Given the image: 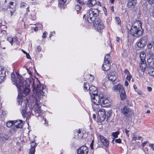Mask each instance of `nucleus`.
I'll list each match as a JSON object with an SVG mask.
<instances>
[{
	"label": "nucleus",
	"instance_id": "obj_1",
	"mask_svg": "<svg viewBox=\"0 0 154 154\" xmlns=\"http://www.w3.org/2000/svg\"><path fill=\"white\" fill-rule=\"evenodd\" d=\"M29 82L33 88L32 96L34 97L36 101L34 108V111L35 113V115L36 116L39 117L42 112L41 100L43 97L45 96L47 91L45 86L42 85H41L38 81H29Z\"/></svg>",
	"mask_w": 154,
	"mask_h": 154
},
{
	"label": "nucleus",
	"instance_id": "obj_2",
	"mask_svg": "<svg viewBox=\"0 0 154 154\" xmlns=\"http://www.w3.org/2000/svg\"><path fill=\"white\" fill-rule=\"evenodd\" d=\"M17 77L15 74H11V80L14 82V84L17 87L18 90L23 92L25 95H27L30 91V85L27 84V82L24 80L20 75L16 72Z\"/></svg>",
	"mask_w": 154,
	"mask_h": 154
},
{
	"label": "nucleus",
	"instance_id": "obj_3",
	"mask_svg": "<svg viewBox=\"0 0 154 154\" xmlns=\"http://www.w3.org/2000/svg\"><path fill=\"white\" fill-rule=\"evenodd\" d=\"M142 26V23L140 21L136 20L135 21L131 28L130 34L133 36L137 37L141 35L143 32Z\"/></svg>",
	"mask_w": 154,
	"mask_h": 154
},
{
	"label": "nucleus",
	"instance_id": "obj_4",
	"mask_svg": "<svg viewBox=\"0 0 154 154\" xmlns=\"http://www.w3.org/2000/svg\"><path fill=\"white\" fill-rule=\"evenodd\" d=\"M17 101L19 105H21V113L24 118L26 119L30 118L32 115V109L29 107V111H28V109L26 106V104L25 101L23 102V97L21 94H19L17 97Z\"/></svg>",
	"mask_w": 154,
	"mask_h": 154
},
{
	"label": "nucleus",
	"instance_id": "obj_5",
	"mask_svg": "<svg viewBox=\"0 0 154 154\" xmlns=\"http://www.w3.org/2000/svg\"><path fill=\"white\" fill-rule=\"evenodd\" d=\"M96 98L98 99V102L96 103L97 104H100V106L105 107L109 106L111 104V102L106 98H105L103 94H100L98 96H96Z\"/></svg>",
	"mask_w": 154,
	"mask_h": 154
},
{
	"label": "nucleus",
	"instance_id": "obj_6",
	"mask_svg": "<svg viewBox=\"0 0 154 154\" xmlns=\"http://www.w3.org/2000/svg\"><path fill=\"white\" fill-rule=\"evenodd\" d=\"M99 14V11L97 9H91L87 14V16H88V21L90 23H92L97 18V16Z\"/></svg>",
	"mask_w": 154,
	"mask_h": 154
},
{
	"label": "nucleus",
	"instance_id": "obj_7",
	"mask_svg": "<svg viewBox=\"0 0 154 154\" xmlns=\"http://www.w3.org/2000/svg\"><path fill=\"white\" fill-rule=\"evenodd\" d=\"M106 111L104 109H100L98 112V119L100 122L104 121L107 116L109 117L111 115V112L110 111L107 112L106 114Z\"/></svg>",
	"mask_w": 154,
	"mask_h": 154
},
{
	"label": "nucleus",
	"instance_id": "obj_8",
	"mask_svg": "<svg viewBox=\"0 0 154 154\" xmlns=\"http://www.w3.org/2000/svg\"><path fill=\"white\" fill-rule=\"evenodd\" d=\"M89 89L91 99L96 98V96H98L96 88L94 86H91Z\"/></svg>",
	"mask_w": 154,
	"mask_h": 154
},
{
	"label": "nucleus",
	"instance_id": "obj_9",
	"mask_svg": "<svg viewBox=\"0 0 154 154\" xmlns=\"http://www.w3.org/2000/svg\"><path fill=\"white\" fill-rule=\"evenodd\" d=\"M147 38L146 36L142 37L137 42V46L140 48H142L145 46L147 44Z\"/></svg>",
	"mask_w": 154,
	"mask_h": 154
},
{
	"label": "nucleus",
	"instance_id": "obj_10",
	"mask_svg": "<svg viewBox=\"0 0 154 154\" xmlns=\"http://www.w3.org/2000/svg\"><path fill=\"white\" fill-rule=\"evenodd\" d=\"M132 110L127 106H125L121 109V112L126 116H128L131 115Z\"/></svg>",
	"mask_w": 154,
	"mask_h": 154
},
{
	"label": "nucleus",
	"instance_id": "obj_11",
	"mask_svg": "<svg viewBox=\"0 0 154 154\" xmlns=\"http://www.w3.org/2000/svg\"><path fill=\"white\" fill-rule=\"evenodd\" d=\"M117 76L115 75L113 72L111 73L109 75L108 77L109 81H110L113 84H114L116 83V79Z\"/></svg>",
	"mask_w": 154,
	"mask_h": 154
},
{
	"label": "nucleus",
	"instance_id": "obj_12",
	"mask_svg": "<svg viewBox=\"0 0 154 154\" xmlns=\"http://www.w3.org/2000/svg\"><path fill=\"white\" fill-rule=\"evenodd\" d=\"M88 148L85 146H81L77 150L78 154H88Z\"/></svg>",
	"mask_w": 154,
	"mask_h": 154
},
{
	"label": "nucleus",
	"instance_id": "obj_13",
	"mask_svg": "<svg viewBox=\"0 0 154 154\" xmlns=\"http://www.w3.org/2000/svg\"><path fill=\"white\" fill-rule=\"evenodd\" d=\"M5 73V70L1 67H0V82H3L6 79Z\"/></svg>",
	"mask_w": 154,
	"mask_h": 154
},
{
	"label": "nucleus",
	"instance_id": "obj_14",
	"mask_svg": "<svg viewBox=\"0 0 154 154\" xmlns=\"http://www.w3.org/2000/svg\"><path fill=\"white\" fill-rule=\"evenodd\" d=\"M137 2V0H128L127 6L129 8H134Z\"/></svg>",
	"mask_w": 154,
	"mask_h": 154
},
{
	"label": "nucleus",
	"instance_id": "obj_15",
	"mask_svg": "<svg viewBox=\"0 0 154 154\" xmlns=\"http://www.w3.org/2000/svg\"><path fill=\"white\" fill-rule=\"evenodd\" d=\"M100 137L103 144L106 147H108L109 145V142L107 139L102 135H100Z\"/></svg>",
	"mask_w": 154,
	"mask_h": 154
},
{
	"label": "nucleus",
	"instance_id": "obj_16",
	"mask_svg": "<svg viewBox=\"0 0 154 154\" xmlns=\"http://www.w3.org/2000/svg\"><path fill=\"white\" fill-rule=\"evenodd\" d=\"M124 89L123 85L120 84H118L114 86L113 90L115 91H119V92L122 91Z\"/></svg>",
	"mask_w": 154,
	"mask_h": 154
},
{
	"label": "nucleus",
	"instance_id": "obj_17",
	"mask_svg": "<svg viewBox=\"0 0 154 154\" xmlns=\"http://www.w3.org/2000/svg\"><path fill=\"white\" fill-rule=\"evenodd\" d=\"M14 125L17 128H21L23 127V123L22 120L14 121Z\"/></svg>",
	"mask_w": 154,
	"mask_h": 154
},
{
	"label": "nucleus",
	"instance_id": "obj_18",
	"mask_svg": "<svg viewBox=\"0 0 154 154\" xmlns=\"http://www.w3.org/2000/svg\"><path fill=\"white\" fill-rule=\"evenodd\" d=\"M110 63H111L104 61L103 64L102 65L103 70L104 71L108 70L110 69Z\"/></svg>",
	"mask_w": 154,
	"mask_h": 154
},
{
	"label": "nucleus",
	"instance_id": "obj_19",
	"mask_svg": "<svg viewBox=\"0 0 154 154\" xmlns=\"http://www.w3.org/2000/svg\"><path fill=\"white\" fill-rule=\"evenodd\" d=\"M92 103H93V105H92V106L93 109H94L95 110H96L97 109L98 110L99 108V105L100 104H97L96 103L98 102V99L95 98L92 99Z\"/></svg>",
	"mask_w": 154,
	"mask_h": 154
},
{
	"label": "nucleus",
	"instance_id": "obj_20",
	"mask_svg": "<svg viewBox=\"0 0 154 154\" xmlns=\"http://www.w3.org/2000/svg\"><path fill=\"white\" fill-rule=\"evenodd\" d=\"M96 4L97 1L96 0H88L87 2V5L90 7L95 5Z\"/></svg>",
	"mask_w": 154,
	"mask_h": 154
},
{
	"label": "nucleus",
	"instance_id": "obj_21",
	"mask_svg": "<svg viewBox=\"0 0 154 154\" xmlns=\"http://www.w3.org/2000/svg\"><path fill=\"white\" fill-rule=\"evenodd\" d=\"M148 73L151 76H154V68L149 66L147 68Z\"/></svg>",
	"mask_w": 154,
	"mask_h": 154
},
{
	"label": "nucleus",
	"instance_id": "obj_22",
	"mask_svg": "<svg viewBox=\"0 0 154 154\" xmlns=\"http://www.w3.org/2000/svg\"><path fill=\"white\" fill-rule=\"evenodd\" d=\"M140 66L141 70L144 72L147 67V64L145 62L141 61Z\"/></svg>",
	"mask_w": 154,
	"mask_h": 154
},
{
	"label": "nucleus",
	"instance_id": "obj_23",
	"mask_svg": "<svg viewBox=\"0 0 154 154\" xmlns=\"http://www.w3.org/2000/svg\"><path fill=\"white\" fill-rule=\"evenodd\" d=\"M101 19L99 17H97V18L95 19V20L93 21V22L92 23H93V24L95 27L97 26V25H99L100 23H102Z\"/></svg>",
	"mask_w": 154,
	"mask_h": 154
},
{
	"label": "nucleus",
	"instance_id": "obj_24",
	"mask_svg": "<svg viewBox=\"0 0 154 154\" xmlns=\"http://www.w3.org/2000/svg\"><path fill=\"white\" fill-rule=\"evenodd\" d=\"M120 96L122 100H124L126 97V95L124 89L121 91L120 93Z\"/></svg>",
	"mask_w": 154,
	"mask_h": 154
},
{
	"label": "nucleus",
	"instance_id": "obj_25",
	"mask_svg": "<svg viewBox=\"0 0 154 154\" xmlns=\"http://www.w3.org/2000/svg\"><path fill=\"white\" fill-rule=\"evenodd\" d=\"M146 56V55L144 52H141L140 56V57L141 59V61L145 62V59Z\"/></svg>",
	"mask_w": 154,
	"mask_h": 154
},
{
	"label": "nucleus",
	"instance_id": "obj_26",
	"mask_svg": "<svg viewBox=\"0 0 154 154\" xmlns=\"http://www.w3.org/2000/svg\"><path fill=\"white\" fill-rule=\"evenodd\" d=\"M108 63H111V57L108 54H106L104 57V61Z\"/></svg>",
	"mask_w": 154,
	"mask_h": 154
},
{
	"label": "nucleus",
	"instance_id": "obj_27",
	"mask_svg": "<svg viewBox=\"0 0 154 154\" xmlns=\"http://www.w3.org/2000/svg\"><path fill=\"white\" fill-rule=\"evenodd\" d=\"M98 30H101L103 29L104 28V26L103 23H100L99 25L95 27Z\"/></svg>",
	"mask_w": 154,
	"mask_h": 154
},
{
	"label": "nucleus",
	"instance_id": "obj_28",
	"mask_svg": "<svg viewBox=\"0 0 154 154\" xmlns=\"http://www.w3.org/2000/svg\"><path fill=\"white\" fill-rule=\"evenodd\" d=\"M77 133L78 137L79 139L82 138L83 137V133L81 131V130L79 129L76 132Z\"/></svg>",
	"mask_w": 154,
	"mask_h": 154
},
{
	"label": "nucleus",
	"instance_id": "obj_29",
	"mask_svg": "<svg viewBox=\"0 0 154 154\" xmlns=\"http://www.w3.org/2000/svg\"><path fill=\"white\" fill-rule=\"evenodd\" d=\"M89 83L87 82H85L84 84V90L85 91H88L89 89Z\"/></svg>",
	"mask_w": 154,
	"mask_h": 154
},
{
	"label": "nucleus",
	"instance_id": "obj_30",
	"mask_svg": "<svg viewBox=\"0 0 154 154\" xmlns=\"http://www.w3.org/2000/svg\"><path fill=\"white\" fill-rule=\"evenodd\" d=\"M7 127H10L13 125H14V121H10L7 122L6 124Z\"/></svg>",
	"mask_w": 154,
	"mask_h": 154
},
{
	"label": "nucleus",
	"instance_id": "obj_31",
	"mask_svg": "<svg viewBox=\"0 0 154 154\" xmlns=\"http://www.w3.org/2000/svg\"><path fill=\"white\" fill-rule=\"evenodd\" d=\"M66 0H59V5L60 8H62L63 5L66 2Z\"/></svg>",
	"mask_w": 154,
	"mask_h": 154
},
{
	"label": "nucleus",
	"instance_id": "obj_32",
	"mask_svg": "<svg viewBox=\"0 0 154 154\" xmlns=\"http://www.w3.org/2000/svg\"><path fill=\"white\" fill-rule=\"evenodd\" d=\"M35 146H31V149L29 154H34L35 151Z\"/></svg>",
	"mask_w": 154,
	"mask_h": 154
},
{
	"label": "nucleus",
	"instance_id": "obj_33",
	"mask_svg": "<svg viewBox=\"0 0 154 154\" xmlns=\"http://www.w3.org/2000/svg\"><path fill=\"white\" fill-rule=\"evenodd\" d=\"M9 138V137L7 135H5L1 137V139L4 142L6 141Z\"/></svg>",
	"mask_w": 154,
	"mask_h": 154
},
{
	"label": "nucleus",
	"instance_id": "obj_34",
	"mask_svg": "<svg viewBox=\"0 0 154 154\" xmlns=\"http://www.w3.org/2000/svg\"><path fill=\"white\" fill-rule=\"evenodd\" d=\"M116 22V23L120 25L121 24V20L120 18L118 17H116L115 18Z\"/></svg>",
	"mask_w": 154,
	"mask_h": 154
},
{
	"label": "nucleus",
	"instance_id": "obj_35",
	"mask_svg": "<svg viewBox=\"0 0 154 154\" xmlns=\"http://www.w3.org/2000/svg\"><path fill=\"white\" fill-rule=\"evenodd\" d=\"M119 134V133L118 132H113L112 133V135L114 137L116 138L118 137V135Z\"/></svg>",
	"mask_w": 154,
	"mask_h": 154
},
{
	"label": "nucleus",
	"instance_id": "obj_36",
	"mask_svg": "<svg viewBox=\"0 0 154 154\" xmlns=\"http://www.w3.org/2000/svg\"><path fill=\"white\" fill-rule=\"evenodd\" d=\"M7 40L8 42H9L11 43V45H13V38L11 37H9L8 38Z\"/></svg>",
	"mask_w": 154,
	"mask_h": 154
},
{
	"label": "nucleus",
	"instance_id": "obj_37",
	"mask_svg": "<svg viewBox=\"0 0 154 154\" xmlns=\"http://www.w3.org/2000/svg\"><path fill=\"white\" fill-rule=\"evenodd\" d=\"M152 45L151 43H149L147 45V48L148 49H150L152 48Z\"/></svg>",
	"mask_w": 154,
	"mask_h": 154
},
{
	"label": "nucleus",
	"instance_id": "obj_38",
	"mask_svg": "<svg viewBox=\"0 0 154 154\" xmlns=\"http://www.w3.org/2000/svg\"><path fill=\"white\" fill-rule=\"evenodd\" d=\"M132 141H135L137 139V137H136L134 134H132Z\"/></svg>",
	"mask_w": 154,
	"mask_h": 154
},
{
	"label": "nucleus",
	"instance_id": "obj_39",
	"mask_svg": "<svg viewBox=\"0 0 154 154\" xmlns=\"http://www.w3.org/2000/svg\"><path fill=\"white\" fill-rule=\"evenodd\" d=\"M26 4L24 2H21L20 5V6L21 8H25Z\"/></svg>",
	"mask_w": 154,
	"mask_h": 154
},
{
	"label": "nucleus",
	"instance_id": "obj_40",
	"mask_svg": "<svg viewBox=\"0 0 154 154\" xmlns=\"http://www.w3.org/2000/svg\"><path fill=\"white\" fill-rule=\"evenodd\" d=\"M125 73L127 75H130V74L129 72V71H128V70L127 69H125V70L124 71Z\"/></svg>",
	"mask_w": 154,
	"mask_h": 154
},
{
	"label": "nucleus",
	"instance_id": "obj_41",
	"mask_svg": "<svg viewBox=\"0 0 154 154\" xmlns=\"http://www.w3.org/2000/svg\"><path fill=\"white\" fill-rule=\"evenodd\" d=\"M94 142V140H92V142L90 144V146L92 149H94L93 146Z\"/></svg>",
	"mask_w": 154,
	"mask_h": 154
},
{
	"label": "nucleus",
	"instance_id": "obj_42",
	"mask_svg": "<svg viewBox=\"0 0 154 154\" xmlns=\"http://www.w3.org/2000/svg\"><path fill=\"white\" fill-rule=\"evenodd\" d=\"M115 142L117 143H121L122 142L121 140L120 139H116L115 140Z\"/></svg>",
	"mask_w": 154,
	"mask_h": 154
},
{
	"label": "nucleus",
	"instance_id": "obj_43",
	"mask_svg": "<svg viewBox=\"0 0 154 154\" xmlns=\"http://www.w3.org/2000/svg\"><path fill=\"white\" fill-rule=\"evenodd\" d=\"M0 1L2 2V4H4L5 5L7 1L8 2L9 1H8V0H0Z\"/></svg>",
	"mask_w": 154,
	"mask_h": 154
},
{
	"label": "nucleus",
	"instance_id": "obj_44",
	"mask_svg": "<svg viewBox=\"0 0 154 154\" xmlns=\"http://www.w3.org/2000/svg\"><path fill=\"white\" fill-rule=\"evenodd\" d=\"M14 4V2H10L9 3V4L10 5H8V8H12V7H11V5L13 6V4Z\"/></svg>",
	"mask_w": 154,
	"mask_h": 154
},
{
	"label": "nucleus",
	"instance_id": "obj_45",
	"mask_svg": "<svg viewBox=\"0 0 154 154\" xmlns=\"http://www.w3.org/2000/svg\"><path fill=\"white\" fill-rule=\"evenodd\" d=\"M148 5L146 3L143 4V8L144 9H147V6Z\"/></svg>",
	"mask_w": 154,
	"mask_h": 154
},
{
	"label": "nucleus",
	"instance_id": "obj_46",
	"mask_svg": "<svg viewBox=\"0 0 154 154\" xmlns=\"http://www.w3.org/2000/svg\"><path fill=\"white\" fill-rule=\"evenodd\" d=\"M147 89V91L149 92H151L152 89V88L150 87H148Z\"/></svg>",
	"mask_w": 154,
	"mask_h": 154
},
{
	"label": "nucleus",
	"instance_id": "obj_47",
	"mask_svg": "<svg viewBox=\"0 0 154 154\" xmlns=\"http://www.w3.org/2000/svg\"><path fill=\"white\" fill-rule=\"evenodd\" d=\"M37 49L38 52H40L42 50V48L40 45H38L37 47Z\"/></svg>",
	"mask_w": 154,
	"mask_h": 154
},
{
	"label": "nucleus",
	"instance_id": "obj_48",
	"mask_svg": "<svg viewBox=\"0 0 154 154\" xmlns=\"http://www.w3.org/2000/svg\"><path fill=\"white\" fill-rule=\"evenodd\" d=\"M47 33V32H46V31H45L44 33H43V35L42 36V37L43 38H46V34Z\"/></svg>",
	"mask_w": 154,
	"mask_h": 154
},
{
	"label": "nucleus",
	"instance_id": "obj_49",
	"mask_svg": "<svg viewBox=\"0 0 154 154\" xmlns=\"http://www.w3.org/2000/svg\"><path fill=\"white\" fill-rule=\"evenodd\" d=\"M130 75H127L126 79L128 81H129L131 80V77L130 76Z\"/></svg>",
	"mask_w": 154,
	"mask_h": 154
},
{
	"label": "nucleus",
	"instance_id": "obj_50",
	"mask_svg": "<svg viewBox=\"0 0 154 154\" xmlns=\"http://www.w3.org/2000/svg\"><path fill=\"white\" fill-rule=\"evenodd\" d=\"M151 148L153 150H154V144H150L149 145Z\"/></svg>",
	"mask_w": 154,
	"mask_h": 154
},
{
	"label": "nucleus",
	"instance_id": "obj_51",
	"mask_svg": "<svg viewBox=\"0 0 154 154\" xmlns=\"http://www.w3.org/2000/svg\"><path fill=\"white\" fill-rule=\"evenodd\" d=\"M125 132L126 134H127V136L128 137H129V134H128V133L129 132V131L127 129H125Z\"/></svg>",
	"mask_w": 154,
	"mask_h": 154
},
{
	"label": "nucleus",
	"instance_id": "obj_52",
	"mask_svg": "<svg viewBox=\"0 0 154 154\" xmlns=\"http://www.w3.org/2000/svg\"><path fill=\"white\" fill-rule=\"evenodd\" d=\"M36 143L35 142L32 141L31 144L32 146H35Z\"/></svg>",
	"mask_w": 154,
	"mask_h": 154
},
{
	"label": "nucleus",
	"instance_id": "obj_53",
	"mask_svg": "<svg viewBox=\"0 0 154 154\" xmlns=\"http://www.w3.org/2000/svg\"><path fill=\"white\" fill-rule=\"evenodd\" d=\"M149 3L151 4H154V0H149Z\"/></svg>",
	"mask_w": 154,
	"mask_h": 154
},
{
	"label": "nucleus",
	"instance_id": "obj_54",
	"mask_svg": "<svg viewBox=\"0 0 154 154\" xmlns=\"http://www.w3.org/2000/svg\"><path fill=\"white\" fill-rule=\"evenodd\" d=\"M110 9L112 12H114L113 6H111L110 7Z\"/></svg>",
	"mask_w": 154,
	"mask_h": 154
},
{
	"label": "nucleus",
	"instance_id": "obj_55",
	"mask_svg": "<svg viewBox=\"0 0 154 154\" xmlns=\"http://www.w3.org/2000/svg\"><path fill=\"white\" fill-rule=\"evenodd\" d=\"M15 11V9H13L12 10H11L10 11L11 16H12V15H13V13H14Z\"/></svg>",
	"mask_w": 154,
	"mask_h": 154
},
{
	"label": "nucleus",
	"instance_id": "obj_56",
	"mask_svg": "<svg viewBox=\"0 0 154 154\" xmlns=\"http://www.w3.org/2000/svg\"><path fill=\"white\" fill-rule=\"evenodd\" d=\"M44 121H45V125H48V122L47 121H47H46V118H44Z\"/></svg>",
	"mask_w": 154,
	"mask_h": 154
},
{
	"label": "nucleus",
	"instance_id": "obj_57",
	"mask_svg": "<svg viewBox=\"0 0 154 154\" xmlns=\"http://www.w3.org/2000/svg\"><path fill=\"white\" fill-rule=\"evenodd\" d=\"M26 57L28 59H30V57L29 54L27 53L26 54Z\"/></svg>",
	"mask_w": 154,
	"mask_h": 154
},
{
	"label": "nucleus",
	"instance_id": "obj_58",
	"mask_svg": "<svg viewBox=\"0 0 154 154\" xmlns=\"http://www.w3.org/2000/svg\"><path fill=\"white\" fill-rule=\"evenodd\" d=\"M120 39V38L119 37H117L116 38V41L117 42H119V40Z\"/></svg>",
	"mask_w": 154,
	"mask_h": 154
},
{
	"label": "nucleus",
	"instance_id": "obj_59",
	"mask_svg": "<svg viewBox=\"0 0 154 154\" xmlns=\"http://www.w3.org/2000/svg\"><path fill=\"white\" fill-rule=\"evenodd\" d=\"M88 76H89L90 77H91V80H94V78L93 76H92V75L91 74H88Z\"/></svg>",
	"mask_w": 154,
	"mask_h": 154
},
{
	"label": "nucleus",
	"instance_id": "obj_60",
	"mask_svg": "<svg viewBox=\"0 0 154 154\" xmlns=\"http://www.w3.org/2000/svg\"><path fill=\"white\" fill-rule=\"evenodd\" d=\"M125 85L126 86H128V83L126 81H125Z\"/></svg>",
	"mask_w": 154,
	"mask_h": 154
},
{
	"label": "nucleus",
	"instance_id": "obj_61",
	"mask_svg": "<svg viewBox=\"0 0 154 154\" xmlns=\"http://www.w3.org/2000/svg\"><path fill=\"white\" fill-rule=\"evenodd\" d=\"M34 30L35 31H37L38 30V27H35L34 28Z\"/></svg>",
	"mask_w": 154,
	"mask_h": 154
},
{
	"label": "nucleus",
	"instance_id": "obj_62",
	"mask_svg": "<svg viewBox=\"0 0 154 154\" xmlns=\"http://www.w3.org/2000/svg\"><path fill=\"white\" fill-rule=\"evenodd\" d=\"M92 117L94 119H96V115L95 114H93Z\"/></svg>",
	"mask_w": 154,
	"mask_h": 154
},
{
	"label": "nucleus",
	"instance_id": "obj_63",
	"mask_svg": "<svg viewBox=\"0 0 154 154\" xmlns=\"http://www.w3.org/2000/svg\"><path fill=\"white\" fill-rule=\"evenodd\" d=\"M147 143V142H143V144H142V146H145V145H146V143Z\"/></svg>",
	"mask_w": 154,
	"mask_h": 154
},
{
	"label": "nucleus",
	"instance_id": "obj_64",
	"mask_svg": "<svg viewBox=\"0 0 154 154\" xmlns=\"http://www.w3.org/2000/svg\"><path fill=\"white\" fill-rule=\"evenodd\" d=\"M114 1V0H109V2L111 3H113Z\"/></svg>",
	"mask_w": 154,
	"mask_h": 154
}]
</instances>
